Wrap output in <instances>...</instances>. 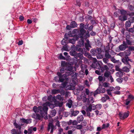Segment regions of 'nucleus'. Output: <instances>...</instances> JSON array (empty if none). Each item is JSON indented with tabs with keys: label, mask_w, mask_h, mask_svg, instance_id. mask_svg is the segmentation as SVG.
Instances as JSON below:
<instances>
[{
	"label": "nucleus",
	"mask_w": 134,
	"mask_h": 134,
	"mask_svg": "<svg viewBox=\"0 0 134 134\" xmlns=\"http://www.w3.org/2000/svg\"><path fill=\"white\" fill-rule=\"evenodd\" d=\"M71 78L73 80H75L77 79V76L76 73H73L71 76Z\"/></svg>",
	"instance_id": "a19ab883"
},
{
	"label": "nucleus",
	"mask_w": 134,
	"mask_h": 134,
	"mask_svg": "<svg viewBox=\"0 0 134 134\" xmlns=\"http://www.w3.org/2000/svg\"><path fill=\"white\" fill-rule=\"evenodd\" d=\"M123 114L121 112H120L119 114V115L120 118V119H124V117H123Z\"/></svg>",
	"instance_id": "13d9d810"
},
{
	"label": "nucleus",
	"mask_w": 134,
	"mask_h": 134,
	"mask_svg": "<svg viewBox=\"0 0 134 134\" xmlns=\"http://www.w3.org/2000/svg\"><path fill=\"white\" fill-rule=\"evenodd\" d=\"M131 101L129 99H127L125 100L126 103L125 105H129V104L130 103V102Z\"/></svg>",
	"instance_id": "0e129e2a"
},
{
	"label": "nucleus",
	"mask_w": 134,
	"mask_h": 134,
	"mask_svg": "<svg viewBox=\"0 0 134 134\" xmlns=\"http://www.w3.org/2000/svg\"><path fill=\"white\" fill-rule=\"evenodd\" d=\"M125 43L130 45H131L134 43V41L132 38L131 36L130 33L127 34L125 37Z\"/></svg>",
	"instance_id": "f03ea898"
},
{
	"label": "nucleus",
	"mask_w": 134,
	"mask_h": 134,
	"mask_svg": "<svg viewBox=\"0 0 134 134\" xmlns=\"http://www.w3.org/2000/svg\"><path fill=\"white\" fill-rule=\"evenodd\" d=\"M96 109V106L94 104H90L87 108L86 110L91 111L92 110H94Z\"/></svg>",
	"instance_id": "f8f14e48"
},
{
	"label": "nucleus",
	"mask_w": 134,
	"mask_h": 134,
	"mask_svg": "<svg viewBox=\"0 0 134 134\" xmlns=\"http://www.w3.org/2000/svg\"><path fill=\"white\" fill-rule=\"evenodd\" d=\"M86 31L84 29H80L79 30V33L78 36L81 39H83L85 36V34L86 33Z\"/></svg>",
	"instance_id": "6e6552de"
},
{
	"label": "nucleus",
	"mask_w": 134,
	"mask_h": 134,
	"mask_svg": "<svg viewBox=\"0 0 134 134\" xmlns=\"http://www.w3.org/2000/svg\"><path fill=\"white\" fill-rule=\"evenodd\" d=\"M115 54L116 53L112 50L110 51H105V56L107 59H109Z\"/></svg>",
	"instance_id": "423d86ee"
},
{
	"label": "nucleus",
	"mask_w": 134,
	"mask_h": 134,
	"mask_svg": "<svg viewBox=\"0 0 134 134\" xmlns=\"http://www.w3.org/2000/svg\"><path fill=\"white\" fill-rule=\"evenodd\" d=\"M130 113L129 111H127V112H125L123 113V117H124V119L127 118L129 116Z\"/></svg>",
	"instance_id": "72a5a7b5"
},
{
	"label": "nucleus",
	"mask_w": 134,
	"mask_h": 134,
	"mask_svg": "<svg viewBox=\"0 0 134 134\" xmlns=\"http://www.w3.org/2000/svg\"><path fill=\"white\" fill-rule=\"evenodd\" d=\"M11 133L12 134H20V132H19L18 130L13 129L12 130Z\"/></svg>",
	"instance_id": "2f4dec72"
},
{
	"label": "nucleus",
	"mask_w": 134,
	"mask_h": 134,
	"mask_svg": "<svg viewBox=\"0 0 134 134\" xmlns=\"http://www.w3.org/2000/svg\"><path fill=\"white\" fill-rule=\"evenodd\" d=\"M131 23L129 21H126L125 24V26L128 27H130L131 25Z\"/></svg>",
	"instance_id": "49530a36"
},
{
	"label": "nucleus",
	"mask_w": 134,
	"mask_h": 134,
	"mask_svg": "<svg viewBox=\"0 0 134 134\" xmlns=\"http://www.w3.org/2000/svg\"><path fill=\"white\" fill-rule=\"evenodd\" d=\"M83 119L84 118L82 115H81L80 116H79L77 118V121L78 123H80L83 121Z\"/></svg>",
	"instance_id": "b1692460"
},
{
	"label": "nucleus",
	"mask_w": 134,
	"mask_h": 134,
	"mask_svg": "<svg viewBox=\"0 0 134 134\" xmlns=\"http://www.w3.org/2000/svg\"><path fill=\"white\" fill-rule=\"evenodd\" d=\"M128 31L131 32H134V27H133L130 28H129L128 30Z\"/></svg>",
	"instance_id": "680f3d73"
},
{
	"label": "nucleus",
	"mask_w": 134,
	"mask_h": 134,
	"mask_svg": "<svg viewBox=\"0 0 134 134\" xmlns=\"http://www.w3.org/2000/svg\"><path fill=\"white\" fill-rule=\"evenodd\" d=\"M70 26L72 28H74L77 26V24L76 22L75 21H72L70 24Z\"/></svg>",
	"instance_id": "5701e85b"
},
{
	"label": "nucleus",
	"mask_w": 134,
	"mask_h": 134,
	"mask_svg": "<svg viewBox=\"0 0 134 134\" xmlns=\"http://www.w3.org/2000/svg\"><path fill=\"white\" fill-rule=\"evenodd\" d=\"M122 62L126 65L129 66V68H131V66L129 62H132L131 60L129 59V57H125L122 58Z\"/></svg>",
	"instance_id": "1a4fd4ad"
},
{
	"label": "nucleus",
	"mask_w": 134,
	"mask_h": 134,
	"mask_svg": "<svg viewBox=\"0 0 134 134\" xmlns=\"http://www.w3.org/2000/svg\"><path fill=\"white\" fill-rule=\"evenodd\" d=\"M42 111H43L44 113L46 114H47V111L48 110V108L47 107V106L46 105H44L43 104V107H42Z\"/></svg>",
	"instance_id": "6ab92c4d"
},
{
	"label": "nucleus",
	"mask_w": 134,
	"mask_h": 134,
	"mask_svg": "<svg viewBox=\"0 0 134 134\" xmlns=\"http://www.w3.org/2000/svg\"><path fill=\"white\" fill-rule=\"evenodd\" d=\"M116 81L119 83H121L122 82L123 78H119L116 80Z\"/></svg>",
	"instance_id": "5fc2aeb1"
},
{
	"label": "nucleus",
	"mask_w": 134,
	"mask_h": 134,
	"mask_svg": "<svg viewBox=\"0 0 134 134\" xmlns=\"http://www.w3.org/2000/svg\"><path fill=\"white\" fill-rule=\"evenodd\" d=\"M95 73L97 74L98 75H100L101 74V73L102 72H101V70H99H99H96L95 71Z\"/></svg>",
	"instance_id": "bf43d9fd"
},
{
	"label": "nucleus",
	"mask_w": 134,
	"mask_h": 134,
	"mask_svg": "<svg viewBox=\"0 0 134 134\" xmlns=\"http://www.w3.org/2000/svg\"><path fill=\"white\" fill-rule=\"evenodd\" d=\"M56 99L60 100H63L64 99L63 97H61L60 95L58 94L57 96L56 97Z\"/></svg>",
	"instance_id": "58836bf2"
},
{
	"label": "nucleus",
	"mask_w": 134,
	"mask_h": 134,
	"mask_svg": "<svg viewBox=\"0 0 134 134\" xmlns=\"http://www.w3.org/2000/svg\"><path fill=\"white\" fill-rule=\"evenodd\" d=\"M83 127V126L82 125H76L75 126V127L76 129L78 130H81L82 129Z\"/></svg>",
	"instance_id": "a18cd8bd"
},
{
	"label": "nucleus",
	"mask_w": 134,
	"mask_h": 134,
	"mask_svg": "<svg viewBox=\"0 0 134 134\" xmlns=\"http://www.w3.org/2000/svg\"><path fill=\"white\" fill-rule=\"evenodd\" d=\"M99 91L100 93H104L105 92V89L104 88H101L99 89Z\"/></svg>",
	"instance_id": "8fccbe9b"
},
{
	"label": "nucleus",
	"mask_w": 134,
	"mask_h": 134,
	"mask_svg": "<svg viewBox=\"0 0 134 134\" xmlns=\"http://www.w3.org/2000/svg\"><path fill=\"white\" fill-rule=\"evenodd\" d=\"M109 126V123H107V124H103L102 125V129H107Z\"/></svg>",
	"instance_id": "c9c22d12"
},
{
	"label": "nucleus",
	"mask_w": 134,
	"mask_h": 134,
	"mask_svg": "<svg viewBox=\"0 0 134 134\" xmlns=\"http://www.w3.org/2000/svg\"><path fill=\"white\" fill-rule=\"evenodd\" d=\"M99 93H100L99 91V89L98 88L93 93V96L94 97H95L96 95Z\"/></svg>",
	"instance_id": "3c124183"
},
{
	"label": "nucleus",
	"mask_w": 134,
	"mask_h": 134,
	"mask_svg": "<svg viewBox=\"0 0 134 134\" xmlns=\"http://www.w3.org/2000/svg\"><path fill=\"white\" fill-rule=\"evenodd\" d=\"M77 53L75 51H70V55L73 56L75 57V58L76 55Z\"/></svg>",
	"instance_id": "4c0bfd02"
},
{
	"label": "nucleus",
	"mask_w": 134,
	"mask_h": 134,
	"mask_svg": "<svg viewBox=\"0 0 134 134\" xmlns=\"http://www.w3.org/2000/svg\"><path fill=\"white\" fill-rule=\"evenodd\" d=\"M66 71H67V73H68V76H69L70 75V72L69 73V72H68V71L71 72L73 69V68L71 66H68L66 67Z\"/></svg>",
	"instance_id": "f3484780"
},
{
	"label": "nucleus",
	"mask_w": 134,
	"mask_h": 134,
	"mask_svg": "<svg viewBox=\"0 0 134 134\" xmlns=\"http://www.w3.org/2000/svg\"><path fill=\"white\" fill-rule=\"evenodd\" d=\"M44 105H46V106H49L50 108H54L55 107V105L53 104H51L49 102H47L45 103L44 104Z\"/></svg>",
	"instance_id": "2eb2a0df"
},
{
	"label": "nucleus",
	"mask_w": 134,
	"mask_h": 134,
	"mask_svg": "<svg viewBox=\"0 0 134 134\" xmlns=\"http://www.w3.org/2000/svg\"><path fill=\"white\" fill-rule=\"evenodd\" d=\"M60 92V90L59 89H53L51 91L52 94H55L59 93Z\"/></svg>",
	"instance_id": "cd10ccee"
},
{
	"label": "nucleus",
	"mask_w": 134,
	"mask_h": 134,
	"mask_svg": "<svg viewBox=\"0 0 134 134\" xmlns=\"http://www.w3.org/2000/svg\"><path fill=\"white\" fill-rule=\"evenodd\" d=\"M86 95L84 94L83 96H82V100L83 102H85L87 101H88V98H87L86 97Z\"/></svg>",
	"instance_id": "473e14b6"
},
{
	"label": "nucleus",
	"mask_w": 134,
	"mask_h": 134,
	"mask_svg": "<svg viewBox=\"0 0 134 134\" xmlns=\"http://www.w3.org/2000/svg\"><path fill=\"white\" fill-rule=\"evenodd\" d=\"M111 75V73L109 70L105 71L104 74V77L106 78L109 77Z\"/></svg>",
	"instance_id": "a211bd4d"
},
{
	"label": "nucleus",
	"mask_w": 134,
	"mask_h": 134,
	"mask_svg": "<svg viewBox=\"0 0 134 134\" xmlns=\"http://www.w3.org/2000/svg\"><path fill=\"white\" fill-rule=\"evenodd\" d=\"M42 107L41 106H38L37 107V106H35L33 108V110L35 112L34 113H36L42 114Z\"/></svg>",
	"instance_id": "9d476101"
},
{
	"label": "nucleus",
	"mask_w": 134,
	"mask_h": 134,
	"mask_svg": "<svg viewBox=\"0 0 134 134\" xmlns=\"http://www.w3.org/2000/svg\"><path fill=\"white\" fill-rule=\"evenodd\" d=\"M63 130L62 128H60L58 129L59 132L58 134H62V133L63 132Z\"/></svg>",
	"instance_id": "774afa93"
},
{
	"label": "nucleus",
	"mask_w": 134,
	"mask_h": 134,
	"mask_svg": "<svg viewBox=\"0 0 134 134\" xmlns=\"http://www.w3.org/2000/svg\"><path fill=\"white\" fill-rule=\"evenodd\" d=\"M131 50H126L124 52L125 55V57H128V56H129L131 54Z\"/></svg>",
	"instance_id": "a878e982"
},
{
	"label": "nucleus",
	"mask_w": 134,
	"mask_h": 134,
	"mask_svg": "<svg viewBox=\"0 0 134 134\" xmlns=\"http://www.w3.org/2000/svg\"><path fill=\"white\" fill-rule=\"evenodd\" d=\"M32 120L31 119H26V122L25 123L26 124H30L31 123Z\"/></svg>",
	"instance_id": "e2e57ef3"
},
{
	"label": "nucleus",
	"mask_w": 134,
	"mask_h": 134,
	"mask_svg": "<svg viewBox=\"0 0 134 134\" xmlns=\"http://www.w3.org/2000/svg\"><path fill=\"white\" fill-rule=\"evenodd\" d=\"M96 109H97L98 110H99L102 107V105L100 104H97L96 106Z\"/></svg>",
	"instance_id": "4d7b16f0"
},
{
	"label": "nucleus",
	"mask_w": 134,
	"mask_h": 134,
	"mask_svg": "<svg viewBox=\"0 0 134 134\" xmlns=\"http://www.w3.org/2000/svg\"><path fill=\"white\" fill-rule=\"evenodd\" d=\"M98 79L99 81V86H100L101 84H102L103 82H104L105 81V78L104 76L103 77L101 76H98Z\"/></svg>",
	"instance_id": "ddd939ff"
},
{
	"label": "nucleus",
	"mask_w": 134,
	"mask_h": 134,
	"mask_svg": "<svg viewBox=\"0 0 134 134\" xmlns=\"http://www.w3.org/2000/svg\"><path fill=\"white\" fill-rule=\"evenodd\" d=\"M130 21L131 23H133L134 22V16L132 17H130L129 18Z\"/></svg>",
	"instance_id": "338daca9"
},
{
	"label": "nucleus",
	"mask_w": 134,
	"mask_h": 134,
	"mask_svg": "<svg viewBox=\"0 0 134 134\" xmlns=\"http://www.w3.org/2000/svg\"><path fill=\"white\" fill-rule=\"evenodd\" d=\"M79 111L78 110L72 111H71V115L76 116L79 113Z\"/></svg>",
	"instance_id": "7c9ffc66"
},
{
	"label": "nucleus",
	"mask_w": 134,
	"mask_h": 134,
	"mask_svg": "<svg viewBox=\"0 0 134 134\" xmlns=\"http://www.w3.org/2000/svg\"><path fill=\"white\" fill-rule=\"evenodd\" d=\"M122 43V44L120 45L119 46V48L121 51L125 50L126 48L128 47L126 44L125 43V42L123 41Z\"/></svg>",
	"instance_id": "9b49d317"
},
{
	"label": "nucleus",
	"mask_w": 134,
	"mask_h": 134,
	"mask_svg": "<svg viewBox=\"0 0 134 134\" xmlns=\"http://www.w3.org/2000/svg\"><path fill=\"white\" fill-rule=\"evenodd\" d=\"M78 38V37L76 36L75 39L73 38L69 40V42L72 44H74L75 43L76 41L77 40Z\"/></svg>",
	"instance_id": "c756f323"
},
{
	"label": "nucleus",
	"mask_w": 134,
	"mask_h": 134,
	"mask_svg": "<svg viewBox=\"0 0 134 134\" xmlns=\"http://www.w3.org/2000/svg\"><path fill=\"white\" fill-rule=\"evenodd\" d=\"M56 114V110L54 109H52L49 115V118H51L52 117H54L55 115Z\"/></svg>",
	"instance_id": "4468645a"
},
{
	"label": "nucleus",
	"mask_w": 134,
	"mask_h": 134,
	"mask_svg": "<svg viewBox=\"0 0 134 134\" xmlns=\"http://www.w3.org/2000/svg\"><path fill=\"white\" fill-rule=\"evenodd\" d=\"M57 75L59 76V81L61 82H63L64 80L66 79L67 76H68L66 74L62 75L60 72H58Z\"/></svg>",
	"instance_id": "0eeeda50"
},
{
	"label": "nucleus",
	"mask_w": 134,
	"mask_h": 134,
	"mask_svg": "<svg viewBox=\"0 0 134 134\" xmlns=\"http://www.w3.org/2000/svg\"><path fill=\"white\" fill-rule=\"evenodd\" d=\"M79 44L81 46H83L84 44V41L83 39H81L79 41Z\"/></svg>",
	"instance_id": "603ef678"
},
{
	"label": "nucleus",
	"mask_w": 134,
	"mask_h": 134,
	"mask_svg": "<svg viewBox=\"0 0 134 134\" xmlns=\"http://www.w3.org/2000/svg\"><path fill=\"white\" fill-rule=\"evenodd\" d=\"M102 52L100 48H97L95 49H92L90 51L92 55L93 56L97 55V57L98 58V56L101 54Z\"/></svg>",
	"instance_id": "7ed1b4c3"
},
{
	"label": "nucleus",
	"mask_w": 134,
	"mask_h": 134,
	"mask_svg": "<svg viewBox=\"0 0 134 134\" xmlns=\"http://www.w3.org/2000/svg\"><path fill=\"white\" fill-rule=\"evenodd\" d=\"M31 116L33 118L38 120H42L43 118L42 114L33 113L32 115Z\"/></svg>",
	"instance_id": "39448f33"
},
{
	"label": "nucleus",
	"mask_w": 134,
	"mask_h": 134,
	"mask_svg": "<svg viewBox=\"0 0 134 134\" xmlns=\"http://www.w3.org/2000/svg\"><path fill=\"white\" fill-rule=\"evenodd\" d=\"M77 47H76V48L77 51L79 52H81V53H82V54L80 53H77L75 57V58L76 59H77L78 58H80V59H79L78 60L79 61V64H81L82 63V62L81 60L82 59H83L84 58L83 54H85V55L87 56V55L88 56H90V54L88 53H86L85 52V51L83 52V50L85 51V48H83V49H82L81 48H79V49L77 50Z\"/></svg>",
	"instance_id": "f257e3e1"
},
{
	"label": "nucleus",
	"mask_w": 134,
	"mask_h": 134,
	"mask_svg": "<svg viewBox=\"0 0 134 134\" xmlns=\"http://www.w3.org/2000/svg\"><path fill=\"white\" fill-rule=\"evenodd\" d=\"M109 97L107 95H105V96L103 97L102 98L101 100L102 102H105L107 100L109 99Z\"/></svg>",
	"instance_id": "4be33fe9"
},
{
	"label": "nucleus",
	"mask_w": 134,
	"mask_h": 134,
	"mask_svg": "<svg viewBox=\"0 0 134 134\" xmlns=\"http://www.w3.org/2000/svg\"><path fill=\"white\" fill-rule=\"evenodd\" d=\"M86 42L85 44V47L87 50L89 51V48L88 47H91V46L90 44V41L88 39L86 40Z\"/></svg>",
	"instance_id": "dca6fc26"
},
{
	"label": "nucleus",
	"mask_w": 134,
	"mask_h": 134,
	"mask_svg": "<svg viewBox=\"0 0 134 134\" xmlns=\"http://www.w3.org/2000/svg\"><path fill=\"white\" fill-rule=\"evenodd\" d=\"M87 66L85 64H82L81 65V69L83 71H84L87 68Z\"/></svg>",
	"instance_id": "09e8293b"
},
{
	"label": "nucleus",
	"mask_w": 134,
	"mask_h": 134,
	"mask_svg": "<svg viewBox=\"0 0 134 134\" xmlns=\"http://www.w3.org/2000/svg\"><path fill=\"white\" fill-rule=\"evenodd\" d=\"M131 68H129V66L128 65L127 67L126 66L123 67L122 68V70L124 72H128L130 71V69Z\"/></svg>",
	"instance_id": "412c9836"
},
{
	"label": "nucleus",
	"mask_w": 134,
	"mask_h": 134,
	"mask_svg": "<svg viewBox=\"0 0 134 134\" xmlns=\"http://www.w3.org/2000/svg\"><path fill=\"white\" fill-rule=\"evenodd\" d=\"M67 63H65V61H62L61 65L62 66L65 67V66L66 65Z\"/></svg>",
	"instance_id": "69168bd1"
},
{
	"label": "nucleus",
	"mask_w": 134,
	"mask_h": 134,
	"mask_svg": "<svg viewBox=\"0 0 134 134\" xmlns=\"http://www.w3.org/2000/svg\"><path fill=\"white\" fill-rule=\"evenodd\" d=\"M111 61L114 63H116L118 62V60H116L114 58V55L113 56L110 58Z\"/></svg>",
	"instance_id": "864d4df0"
},
{
	"label": "nucleus",
	"mask_w": 134,
	"mask_h": 134,
	"mask_svg": "<svg viewBox=\"0 0 134 134\" xmlns=\"http://www.w3.org/2000/svg\"><path fill=\"white\" fill-rule=\"evenodd\" d=\"M102 85H101V87H109V85L110 84L108 83H107V82H104L103 83H102Z\"/></svg>",
	"instance_id": "f704fd0d"
},
{
	"label": "nucleus",
	"mask_w": 134,
	"mask_h": 134,
	"mask_svg": "<svg viewBox=\"0 0 134 134\" xmlns=\"http://www.w3.org/2000/svg\"><path fill=\"white\" fill-rule=\"evenodd\" d=\"M94 101L93 100V97H88V103H92Z\"/></svg>",
	"instance_id": "37998d69"
},
{
	"label": "nucleus",
	"mask_w": 134,
	"mask_h": 134,
	"mask_svg": "<svg viewBox=\"0 0 134 134\" xmlns=\"http://www.w3.org/2000/svg\"><path fill=\"white\" fill-rule=\"evenodd\" d=\"M127 99H129L130 101H132L134 100V96L131 94L128 96Z\"/></svg>",
	"instance_id": "e433bc0d"
},
{
	"label": "nucleus",
	"mask_w": 134,
	"mask_h": 134,
	"mask_svg": "<svg viewBox=\"0 0 134 134\" xmlns=\"http://www.w3.org/2000/svg\"><path fill=\"white\" fill-rule=\"evenodd\" d=\"M121 14V15H125L127 14V12L125 10L122 9L120 10Z\"/></svg>",
	"instance_id": "c03bdc74"
},
{
	"label": "nucleus",
	"mask_w": 134,
	"mask_h": 134,
	"mask_svg": "<svg viewBox=\"0 0 134 134\" xmlns=\"http://www.w3.org/2000/svg\"><path fill=\"white\" fill-rule=\"evenodd\" d=\"M119 19L121 21H124L127 19V17L126 15H121L119 16Z\"/></svg>",
	"instance_id": "393cba45"
},
{
	"label": "nucleus",
	"mask_w": 134,
	"mask_h": 134,
	"mask_svg": "<svg viewBox=\"0 0 134 134\" xmlns=\"http://www.w3.org/2000/svg\"><path fill=\"white\" fill-rule=\"evenodd\" d=\"M54 128V126L52 123L50 122L49 123L47 128V130L49 131L50 129Z\"/></svg>",
	"instance_id": "bb28decb"
},
{
	"label": "nucleus",
	"mask_w": 134,
	"mask_h": 134,
	"mask_svg": "<svg viewBox=\"0 0 134 134\" xmlns=\"http://www.w3.org/2000/svg\"><path fill=\"white\" fill-rule=\"evenodd\" d=\"M79 32V30L77 29H74L72 31V34L75 35H76Z\"/></svg>",
	"instance_id": "de8ad7c7"
},
{
	"label": "nucleus",
	"mask_w": 134,
	"mask_h": 134,
	"mask_svg": "<svg viewBox=\"0 0 134 134\" xmlns=\"http://www.w3.org/2000/svg\"><path fill=\"white\" fill-rule=\"evenodd\" d=\"M70 122L72 123L73 125H77L78 123L77 121H76V120L72 121L71 120H70L69 121Z\"/></svg>",
	"instance_id": "ea45409f"
},
{
	"label": "nucleus",
	"mask_w": 134,
	"mask_h": 134,
	"mask_svg": "<svg viewBox=\"0 0 134 134\" xmlns=\"http://www.w3.org/2000/svg\"><path fill=\"white\" fill-rule=\"evenodd\" d=\"M66 68H62L60 70V72L61 74H63L64 72L67 73V71H66Z\"/></svg>",
	"instance_id": "79ce46f5"
},
{
	"label": "nucleus",
	"mask_w": 134,
	"mask_h": 134,
	"mask_svg": "<svg viewBox=\"0 0 134 134\" xmlns=\"http://www.w3.org/2000/svg\"><path fill=\"white\" fill-rule=\"evenodd\" d=\"M96 68L99 70H100L101 72H103L105 71H107L109 70V68L107 66L104 65L103 66H102L99 63H96Z\"/></svg>",
	"instance_id": "20e7f679"
},
{
	"label": "nucleus",
	"mask_w": 134,
	"mask_h": 134,
	"mask_svg": "<svg viewBox=\"0 0 134 134\" xmlns=\"http://www.w3.org/2000/svg\"><path fill=\"white\" fill-rule=\"evenodd\" d=\"M14 125L16 128L18 129L19 130H21V127L20 125H18L17 123H14Z\"/></svg>",
	"instance_id": "6e6d98bb"
},
{
	"label": "nucleus",
	"mask_w": 134,
	"mask_h": 134,
	"mask_svg": "<svg viewBox=\"0 0 134 134\" xmlns=\"http://www.w3.org/2000/svg\"><path fill=\"white\" fill-rule=\"evenodd\" d=\"M129 9L131 11H134V6L130 5L129 6Z\"/></svg>",
	"instance_id": "052dcab7"
},
{
	"label": "nucleus",
	"mask_w": 134,
	"mask_h": 134,
	"mask_svg": "<svg viewBox=\"0 0 134 134\" xmlns=\"http://www.w3.org/2000/svg\"><path fill=\"white\" fill-rule=\"evenodd\" d=\"M72 102L71 100L70 99L68 101V102L66 103V105L68 106V107L70 108L72 105Z\"/></svg>",
	"instance_id": "c85d7f7f"
},
{
	"label": "nucleus",
	"mask_w": 134,
	"mask_h": 134,
	"mask_svg": "<svg viewBox=\"0 0 134 134\" xmlns=\"http://www.w3.org/2000/svg\"><path fill=\"white\" fill-rule=\"evenodd\" d=\"M125 73L121 71H119L116 73V76L119 77H121L123 76V75Z\"/></svg>",
	"instance_id": "aec40b11"
}]
</instances>
